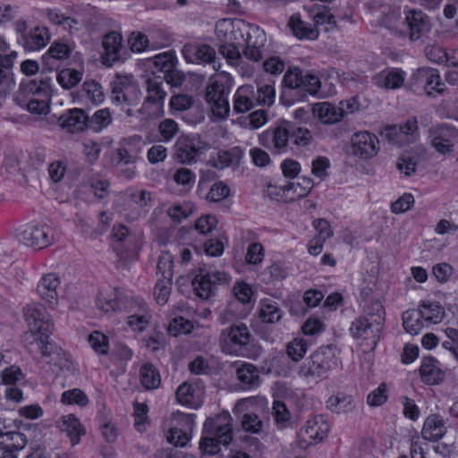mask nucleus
Wrapping results in <instances>:
<instances>
[{
	"mask_svg": "<svg viewBox=\"0 0 458 458\" xmlns=\"http://www.w3.org/2000/svg\"><path fill=\"white\" fill-rule=\"evenodd\" d=\"M404 21L402 20V14L399 8L388 7L384 11L378 19V23L388 30H397L400 24Z\"/></svg>",
	"mask_w": 458,
	"mask_h": 458,
	"instance_id": "nucleus-49",
	"label": "nucleus"
},
{
	"mask_svg": "<svg viewBox=\"0 0 458 458\" xmlns=\"http://www.w3.org/2000/svg\"><path fill=\"white\" fill-rule=\"evenodd\" d=\"M82 75V72L65 68L57 73L56 80L64 89H70L81 82Z\"/></svg>",
	"mask_w": 458,
	"mask_h": 458,
	"instance_id": "nucleus-48",
	"label": "nucleus"
},
{
	"mask_svg": "<svg viewBox=\"0 0 458 458\" xmlns=\"http://www.w3.org/2000/svg\"><path fill=\"white\" fill-rule=\"evenodd\" d=\"M360 317H368L369 321L378 323L384 327L385 310L380 301H371L369 305L364 308V314Z\"/></svg>",
	"mask_w": 458,
	"mask_h": 458,
	"instance_id": "nucleus-53",
	"label": "nucleus"
},
{
	"mask_svg": "<svg viewBox=\"0 0 458 458\" xmlns=\"http://www.w3.org/2000/svg\"><path fill=\"white\" fill-rule=\"evenodd\" d=\"M314 183L311 178L301 177L297 182H289L283 187L284 191H293L296 198H303L313 188Z\"/></svg>",
	"mask_w": 458,
	"mask_h": 458,
	"instance_id": "nucleus-51",
	"label": "nucleus"
},
{
	"mask_svg": "<svg viewBox=\"0 0 458 458\" xmlns=\"http://www.w3.org/2000/svg\"><path fill=\"white\" fill-rule=\"evenodd\" d=\"M59 284L60 280L55 274H47L38 282L37 292L41 299L53 305L57 301L56 289Z\"/></svg>",
	"mask_w": 458,
	"mask_h": 458,
	"instance_id": "nucleus-34",
	"label": "nucleus"
},
{
	"mask_svg": "<svg viewBox=\"0 0 458 458\" xmlns=\"http://www.w3.org/2000/svg\"><path fill=\"white\" fill-rule=\"evenodd\" d=\"M308 349V344L304 339H294L287 346V354L294 361L300 360Z\"/></svg>",
	"mask_w": 458,
	"mask_h": 458,
	"instance_id": "nucleus-61",
	"label": "nucleus"
},
{
	"mask_svg": "<svg viewBox=\"0 0 458 458\" xmlns=\"http://www.w3.org/2000/svg\"><path fill=\"white\" fill-rule=\"evenodd\" d=\"M17 43L25 51H39L44 48L51 39V33L46 26L37 25L29 28L25 21H17L14 23Z\"/></svg>",
	"mask_w": 458,
	"mask_h": 458,
	"instance_id": "nucleus-6",
	"label": "nucleus"
},
{
	"mask_svg": "<svg viewBox=\"0 0 458 458\" xmlns=\"http://www.w3.org/2000/svg\"><path fill=\"white\" fill-rule=\"evenodd\" d=\"M233 419L228 411L208 418L203 425L199 448L204 454L214 455L220 445H228L233 438Z\"/></svg>",
	"mask_w": 458,
	"mask_h": 458,
	"instance_id": "nucleus-3",
	"label": "nucleus"
},
{
	"mask_svg": "<svg viewBox=\"0 0 458 458\" xmlns=\"http://www.w3.org/2000/svg\"><path fill=\"white\" fill-rule=\"evenodd\" d=\"M380 135L397 147L413 143L420 137L418 121L416 117H411L403 123L387 125L380 131Z\"/></svg>",
	"mask_w": 458,
	"mask_h": 458,
	"instance_id": "nucleus-10",
	"label": "nucleus"
},
{
	"mask_svg": "<svg viewBox=\"0 0 458 458\" xmlns=\"http://www.w3.org/2000/svg\"><path fill=\"white\" fill-rule=\"evenodd\" d=\"M88 340L89 345L96 352L99 354H106L108 352V340L104 334L94 331L89 335Z\"/></svg>",
	"mask_w": 458,
	"mask_h": 458,
	"instance_id": "nucleus-59",
	"label": "nucleus"
},
{
	"mask_svg": "<svg viewBox=\"0 0 458 458\" xmlns=\"http://www.w3.org/2000/svg\"><path fill=\"white\" fill-rule=\"evenodd\" d=\"M128 309L131 312L127 318L128 326L134 331H143L151 318L147 304L142 300L131 299Z\"/></svg>",
	"mask_w": 458,
	"mask_h": 458,
	"instance_id": "nucleus-26",
	"label": "nucleus"
},
{
	"mask_svg": "<svg viewBox=\"0 0 458 458\" xmlns=\"http://www.w3.org/2000/svg\"><path fill=\"white\" fill-rule=\"evenodd\" d=\"M72 48L63 42L52 43L46 54L41 57L43 69L52 72L58 68V62L67 59L72 55Z\"/></svg>",
	"mask_w": 458,
	"mask_h": 458,
	"instance_id": "nucleus-27",
	"label": "nucleus"
},
{
	"mask_svg": "<svg viewBox=\"0 0 458 458\" xmlns=\"http://www.w3.org/2000/svg\"><path fill=\"white\" fill-rule=\"evenodd\" d=\"M113 250L121 259H126L128 253L133 249L135 238L130 234L129 229L123 225L113 227Z\"/></svg>",
	"mask_w": 458,
	"mask_h": 458,
	"instance_id": "nucleus-28",
	"label": "nucleus"
},
{
	"mask_svg": "<svg viewBox=\"0 0 458 458\" xmlns=\"http://www.w3.org/2000/svg\"><path fill=\"white\" fill-rule=\"evenodd\" d=\"M445 333L447 340L442 343V346L449 351L458 361V329L447 327Z\"/></svg>",
	"mask_w": 458,
	"mask_h": 458,
	"instance_id": "nucleus-64",
	"label": "nucleus"
},
{
	"mask_svg": "<svg viewBox=\"0 0 458 458\" xmlns=\"http://www.w3.org/2000/svg\"><path fill=\"white\" fill-rule=\"evenodd\" d=\"M104 52L101 55L102 64L111 67L124 59L123 47V37L117 31H110L103 38Z\"/></svg>",
	"mask_w": 458,
	"mask_h": 458,
	"instance_id": "nucleus-21",
	"label": "nucleus"
},
{
	"mask_svg": "<svg viewBox=\"0 0 458 458\" xmlns=\"http://www.w3.org/2000/svg\"><path fill=\"white\" fill-rule=\"evenodd\" d=\"M288 26L293 35L300 39H316L318 36V30L316 27L303 21L300 14L292 15Z\"/></svg>",
	"mask_w": 458,
	"mask_h": 458,
	"instance_id": "nucleus-38",
	"label": "nucleus"
},
{
	"mask_svg": "<svg viewBox=\"0 0 458 458\" xmlns=\"http://www.w3.org/2000/svg\"><path fill=\"white\" fill-rule=\"evenodd\" d=\"M47 17L49 21L55 25L62 26L64 30L70 32V34L80 31L82 28V21L78 19L66 16L60 9H47Z\"/></svg>",
	"mask_w": 458,
	"mask_h": 458,
	"instance_id": "nucleus-35",
	"label": "nucleus"
},
{
	"mask_svg": "<svg viewBox=\"0 0 458 458\" xmlns=\"http://www.w3.org/2000/svg\"><path fill=\"white\" fill-rule=\"evenodd\" d=\"M205 100L215 116L225 118L228 115L230 111L228 90L223 83L218 81L210 83L206 89Z\"/></svg>",
	"mask_w": 458,
	"mask_h": 458,
	"instance_id": "nucleus-15",
	"label": "nucleus"
},
{
	"mask_svg": "<svg viewBox=\"0 0 458 458\" xmlns=\"http://www.w3.org/2000/svg\"><path fill=\"white\" fill-rule=\"evenodd\" d=\"M24 318L30 327L31 336L38 334H52L54 323L46 309L37 303L30 304L24 309Z\"/></svg>",
	"mask_w": 458,
	"mask_h": 458,
	"instance_id": "nucleus-13",
	"label": "nucleus"
},
{
	"mask_svg": "<svg viewBox=\"0 0 458 458\" xmlns=\"http://www.w3.org/2000/svg\"><path fill=\"white\" fill-rule=\"evenodd\" d=\"M27 437L19 431L0 428V448H13L14 451L22 450L27 445Z\"/></svg>",
	"mask_w": 458,
	"mask_h": 458,
	"instance_id": "nucleus-39",
	"label": "nucleus"
},
{
	"mask_svg": "<svg viewBox=\"0 0 458 458\" xmlns=\"http://www.w3.org/2000/svg\"><path fill=\"white\" fill-rule=\"evenodd\" d=\"M140 380L145 389H157L161 385L159 370L152 363L146 362L140 369Z\"/></svg>",
	"mask_w": 458,
	"mask_h": 458,
	"instance_id": "nucleus-42",
	"label": "nucleus"
},
{
	"mask_svg": "<svg viewBox=\"0 0 458 458\" xmlns=\"http://www.w3.org/2000/svg\"><path fill=\"white\" fill-rule=\"evenodd\" d=\"M403 81L404 77L403 72L395 69L377 79V85L391 89L400 88L403 84Z\"/></svg>",
	"mask_w": 458,
	"mask_h": 458,
	"instance_id": "nucleus-52",
	"label": "nucleus"
},
{
	"mask_svg": "<svg viewBox=\"0 0 458 458\" xmlns=\"http://www.w3.org/2000/svg\"><path fill=\"white\" fill-rule=\"evenodd\" d=\"M173 179L177 184L191 189L195 183L196 175L191 170L182 167L175 171Z\"/></svg>",
	"mask_w": 458,
	"mask_h": 458,
	"instance_id": "nucleus-63",
	"label": "nucleus"
},
{
	"mask_svg": "<svg viewBox=\"0 0 458 458\" xmlns=\"http://www.w3.org/2000/svg\"><path fill=\"white\" fill-rule=\"evenodd\" d=\"M200 389L187 381L182 383L175 392L176 400L183 406L196 409L201 403Z\"/></svg>",
	"mask_w": 458,
	"mask_h": 458,
	"instance_id": "nucleus-31",
	"label": "nucleus"
},
{
	"mask_svg": "<svg viewBox=\"0 0 458 458\" xmlns=\"http://www.w3.org/2000/svg\"><path fill=\"white\" fill-rule=\"evenodd\" d=\"M174 257L169 251H162L157 265L159 279L172 280L174 276Z\"/></svg>",
	"mask_w": 458,
	"mask_h": 458,
	"instance_id": "nucleus-46",
	"label": "nucleus"
},
{
	"mask_svg": "<svg viewBox=\"0 0 458 458\" xmlns=\"http://www.w3.org/2000/svg\"><path fill=\"white\" fill-rule=\"evenodd\" d=\"M111 99L114 104L122 106L127 116H134L131 106H137L141 99V91L139 86L126 78L117 77L111 83Z\"/></svg>",
	"mask_w": 458,
	"mask_h": 458,
	"instance_id": "nucleus-7",
	"label": "nucleus"
},
{
	"mask_svg": "<svg viewBox=\"0 0 458 458\" xmlns=\"http://www.w3.org/2000/svg\"><path fill=\"white\" fill-rule=\"evenodd\" d=\"M58 123L62 129L69 133H80L88 128L89 115L81 108H71L60 115Z\"/></svg>",
	"mask_w": 458,
	"mask_h": 458,
	"instance_id": "nucleus-23",
	"label": "nucleus"
},
{
	"mask_svg": "<svg viewBox=\"0 0 458 458\" xmlns=\"http://www.w3.org/2000/svg\"><path fill=\"white\" fill-rule=\"evenodd\" d=\"M314 116L318 117L322 123L333 124L340 122L344 117V110L337 109L327 102L315 104L312 107Z\"/></svg>",
	"mask_w": 458,
	"mask_h": 458,
	"instance_id": "nucleus-36",
	"label": "nucleus"
},
{
	"mask_svg": "<svg viewBox=\"0 0 458 458\" xmlns=\"http://www.w3.org/2000/svg\"><path fill=\"white\" fill-rule=\"evenodd\" d=\"M283 310L274 300L263 299L259 301V318L264 324H276L283 318Z\"/></svg>",
	"mask_w": 458,
	"mask_h": 458,
	"instance_id": "nucleus-37",
	"label": "nucleus"
},
{
	"mask_svg": "<svg viewBox=\"0 0 458 458\" xmlns=\"http://www.w3.org/2000/svg\"><path fill=\"white\" fill-rule=\"evenodd\" d=\"M61 402L64 404H77L80 406H85L88 404L89 399L82 390L79 388H73L63 393Z\"/></svg>",
	"mask_w": 458,
	"mask_h": 458,
	"instance_id": "nucleus-57",
	"label": "nucleus"
},
{
	"mask_svg": "<svg viewBox=\"0 0 458 458\" xmlns=\"http://www.w3.org/2000/svg\"><path fill=\"white\" fill-rule=\"evenodd\" d=\"M446 433L444 419L439 414H430L424 421L421 435L428 441H437Z\"/></svg>",
	"mask_w": 458,
	"mask_h": 458,
	"instance_id": "nucleus-33",
	"label": "nucleus"
},
{
	"mask_svg": "<svg viewBox=\"0 0 458 458\" xmlns=\"http://www.w3.org/2000/svg\"><path fill=\"white\" fill-rule=\"evenodd\" d=\"M176 56L174 52H165L154 57L153 64L163 73V81L172 88L180 87L185 80L184 74L175 68Z\"/></svg>",
	"mask_w": 458,
	"mask_h": 458,
	"instance_id": "nucleus-14",
	"label": "nucleus"
},
{
	"mask_svg": "<svg viewBox=\"0 0 458 458\" xmlns=\"http://www.w3.org/2000/svg\"><path fill=\"white\" fill-rule=\"evenodd\" d=\"M251 335L248 327L243 323L233 324L227 329V337L224 341L223 351L226 353H237L248 350L250 344ZM259 350L256 349L251 354H245L248 358L256 359Z\"/></svg>",
	"mask_w": 458,
	"mask_h": 458,
	"instance_id": "nucleus-11",
	"label": "nucleus"
},
{
	"mask_svg": "<svg viewBox=\"0 0 458 458\" xmlns=\"http://www.w3.org/2000/svg\"><path fill=\"white\" fill-rule=\"evenodd\" d=\"M112 123L111 114L108 108L96 111L91 117L89 116L88 128L98 132Z\"/></svg>",
	"mask_w": 458,
	"mask_h": 458,
	"instance_id": "nucleus-50",
	"label": "nucleus"
},
{
	"mask_svg": "<svg viewBox=\"0 0 458 458\" xmlns=\"http://www.w3.org/2000/svg\"><path fill=\"white\" fill-rule=\"evenodd\" d=\"M60 429L66 433L72 445H77L81 440V437L85 434L84 428L79 420L72 414L63 417V420L60 424Z\"/></svg>",
	"mask_w": 458,
	"mask_h": 458,
	"instance_id": "nucleus-41",
	"label": "nucleus"
},
{
	"mask_svg": "<svg viewBox=\"0 0 458 458\" xmlns=\"http://www.w3.org/2000/svg\"><path fill=\"white\" fill-rule=\"evenodd\" d=\"M241 423L242 429L251 434H259L264 428L263 421L253 412L244 413L242 416Z\"/></svg>",
	"mask_w": 458,
	"mask_h": 458,
	"instance_id": "nucleus-54",
	"label": "nucleus"
},
{
	"mask_svg": "<svg viewBox=\"0 0 458 458\" xmlns=\"http://www.w3.org/2000/svg\"><path fill=\"white\" fill-rule=\"evenodd\" d=\"M414 77L417 81L425 84V90L428 96H434L432 90L434 89L435 81L438 80V71L433 68H420L417 70Z\"/></svg>",
	"mask_w": 458,
	"mask_h": 458,
	"instance_id": "nucleus-47",
	"label": "nucleus"
},
{
	"mask_svg": "<svg viewBox=\"0 0 458 458\" xmlns=\"http://www.w3.org/2000/svg\"><path fill=\"white\" fill-rule=\"evenodd\" d=\"M403 21L407 24L411 41L419 40L423 34L430 30L429 18L420 10H409L405 14Z\"/></svg>",
	"mask_w": 458,
	"mask_h": 458,
	"instance_id": "nucleus-25",
	"label": "nucleus"
},
{
	"mask_svg": "<svg viewBox=\"0 0 458 458\" xmlns=\"http://www.w3.org/2000/svg\"><path fill=\"white\" fill-rule=\"evenodd\" d=\"M418 315L428 322L437 324L442 321L445 310L437 301H424L420 305Z\"/></svg>",
	"mask_w": 458,
	"mask_h": 458,
	"instance_id": "nucleus-44",
	"label": "nucleus"
},
{
	"mask_svg": "<svg viewBox=\"0 0 458 458\" xmlns=\"http://www.w3.org/2000/svg\"><path fill=\"white\" fill-rule=\"evenodd\" d=\"M229 276L225 272H220L203 265L199 267L192 280V286L196 295L202 300H208L215 295L217 286L226 284Z\"/></svg>",
	"mask_w": 458,
	"mask_h": 458,
	"instance_id": "nucleus-5",
	"label": "nucleus"
},
{
	"mask_svg": "<svg viewBox=\"0 0 458 458\" xmlns=\"http://www.w3.org/2000/svg\"><path fill=\"white\" fill-rule=\"evenodd\" d=\"M290 140L291 123L267 130L259 136V144L276 153L284 152Z\"/></svg>",
	"mask_w": 458,
	"mask_h": 458,
	"instance_id": "nucleus-16",
	"label": "nucleus"
},
{
	"mask_svg": "<svg viewBox=\"0 0 458 458\" xmlns=\"http://www.w3.org/2000/svg\"><path fill=\"white\" fill-rule=\"evenodd\" d=\"M235 369L237 386L244 391H253L261 384L260 372L258 367L246 361H235L233 364Z\"/></svg>",
	"mask_w": 458,
	"mask_h": 458,
	"instance_id": "nucleus-18",
	"label": "nucleus"
},
{
	"mask_svg": "<svg viewBox=\"0 0 458 458\" xmlns=\"http://www.w3.org/2000/svg\"><path fill=\"white\" fill-rule=\"evenodd\" d=\"M83 91L87 97L95 104L101 103L104 100V94L100 84L94 81H86L82 85Z\"/></svg>",
	"mask_w": 458,
	"mask_h": 458,
	"instance_id": "nucleus-62",
	"label": "nucleus"
},
{
	"mask_svg": "<svg viewBox=\"0 0 458 458\" xmlns=\"http://www.w3.org/2000/svg\"><path fill=\"white\" fill-rule=\"evenodd\" d=\"M436 135L431 140L433 148L440 154L453 151V144L448 138L458 137V130L448 124H442L435 130Z\"/></svg>",
	"mask_w": 458,
	"mask_h": 458,
	"instance_id": "nucleus-30",
	"label": "nucleus"
},
{
	"mask_svg": "<svg viewBox=\"0 0 458 458\" xmlns=\"http://www.w3.org/2000/svg\"><path fill=\"white\" fill-rule=\"evenodd\" d=\"M179 131L178 123L173 119H165L158 125V131L165 142L170 141Z\"/></svg>",
	"mask_w": 458,
	"mask_h": 458,
	"instance_id": "nucleus-60",
	"label": "nucleus"
},
{
	"mask_svg": "<svg viewBox=\"0 0 458 458\" xmlns=\"http://www.w3.org/2000/svg\"><path fill=\"white\" fill-rule=\"evenodd\" d=\"M182 55L187 63L191 64H209L213 65L215 70L216 64V51L207 44L200 43H186L182 48Z\"/></svg>",
	"mask_w": 458,
	"mask_h": 458,
	"instance_id": "nucleus-20",
	"label": "nucleus"
},
{
	"mask_svg": "<svg viewBox=\"0 0 458 458\" xmlns=\"http://www.w3.org/2000/svg\"><path fill=\"white\" fill-rule=\"evenodd\" d=\"M383 327L378 323L369 321L368 317H359L352 322L349 328L351 335L360 340V344L364 348V352L375 350Z\"/></svg>",
	"mask_w": 458,
	"mask_h": 458,
	"instance_id": "nucleus-9",
	"label": "nucleus"
},
{
	"mask_svg": "<svg viewBox=\"0 0 458 458\" xmlns=\"http://www.w3.org/2000/svg\"><path fill=\"white\" fill-rule=\"evenodd\" d=\"M267 41L266 33L258 26L249 25L246 32L245 48L243 54L249 60L259 62L264 57Z\"/></svg>",
	"mask_w": 458,
	"mask_h": 458,
	"instance_id": "nucleus-19",
	"label": "nucleus"
},
{
	"mask_svg": "<svg viewBox=\"0 0 458 458\" xmlns=\"http://www.w3.org/2000/svg\"><path fill=\"white\" fill-rule=\"evenodd\" d=\"M351 149L355 157L361 159H369L377 154L379 140L373 133L366 131H359L351 138Z\"/></svg>",
	"mask_w": 458,
	"mask_h": 458,
	"instance_id": "nucleus-17",
	"label": "nucleus"
},
{
	"mask_svg": "<svg viewBox=\"0 0 458 458\" xmlns=\"http://www.w3.org/2000/svg\"><path fill=\"white\" fill-rule=\"evenodd\" d=\"M192 213V206L190 203H175L167 209L169 217L177 223L188 218Z\"/></svg>",
	"mask_w": 458,
	"mask_h": 458,
	"instance_id": "nucleus-56",
	"label": "nucleus"
},
{
	"mask_svg": "<svg viewBox=\"0 0 458 458\" xmlns=\"http://www.w3.org/2000/svg\"><path fill=\"white\" fill-rule=\"evenodd\" d=\"M16 56V52L5 55H0V98L5 97L14 84L12 68Z\"/></svg>",
	"mask_w": 458,
	"mask_h": 458,
	"instance_id": "nucleus-32",
	"label": "nucleus"
},
{
	"mask_svg": "<svg viewBox=\"0 0 458 458\" xmlns=\"http://www.w3.org/2000/svg\"><path fill=\"white\" fill-rule=\"evenodd\" d=\"M42 68L39 78L23 80L14 98L21 107H26L32 114H43L49 111L52 89L51 79Z\"/></svg>",
	"mask_w": 458,
	"mask_h": 458,
	"instance_id": "nucleus-1",
	"label": "nucleus"
},
{
	"mask_svg": "<svg viewBox=\"0 0 458 458\" xmlns=\"http://www.w3.org/2000/svg\"><path fill=\"white\" fill-rule=\"evenodd\" d=\"M328 431V423L324 420L323 416L319 415L306 421L300 432L299 437L307 445H313L327 437Z\"/></svg>",
	"mask_w": 458,
	"mask_h": 458,
	"instance_id": "nucleus-24",
	"label": "nucleus"
},
{
	"mask_svg": "<svg viewBox=\"0 0 458 458\" xmlns=\"http://www.w3.org/2000/svg\"><path fill=\"white\" fill-rule=\"evenodd\" d=\"M313 137L306 129L291 123V140L298 147H306L311 143Z\"/></svg>",
	"mask_w": 458,
	"mask_h": 458,
	"instance_id": "nucleus-55",
	"label": "nucleus"
},
{
	"mask_svg": "<svg viewBox=\"0 0 458 458\" xmlns=\"http://www.w3.org/2000/svg\"><path fill=\"white\" fill-rule=\"evenodd\" d=\"M193 326L191 321L182 317H177L171 320L168 326V333L173 336H177L179 334L191 333Z\"/></svg>",
	"mask_w": 458,
	"mask_h": 458,
	"instance_id": "nucleus-58",
	"label": "nucleus"
},
{
	"mask_svg": "<svg viewBox=\"0 0 458 458\" xmlns=\"http://www.w3.org/2000/svg\"><path fill=\"white\" fill-rule=\"evenodd\" d=\"M209 148L199 134L180 136L174 145V158L181 164L191 165Z\"/></svg>",
	"mask_w": 458,
	"mask_h": 458,
	"instance_id": "nucleus-8",
	"label": "nucleus"
},
{
	"mask_svg": "<svg viewBox=\"0 0 458 458\" xmlns=\"http://www.w3.org/2000/svg\"><path fill=\"white\" fill-rule=\"evenodd\" d=\"M334 363L332 350L329 347H321L305 360L300 368L299 375L308 381L318 382L327 377Z\"/></svg>",
	"mask_w": 458,
	"mask_h": 458,
	"instance_id": "nucleus-4",
	"label": "nucleus"
},
{
	"mask_svg": "<svg viewBox=\"0 0 458 458\" xmlns=\"http://www.w3.org/2000/svg\"><path fill=\"white\" fill-rule=\"evenodd\" d=\"M253 88L242 86L238 89L233 98V110L238 114L250 111L255 106L252 97Z\"/></svg>",
	"mask_w": 458,
	"mask_h": 458,
	"instance_id": "nucleus-43",
	"label": "nucleus"
},
{
	"mask_svg": "<svg viewBox=\"0 0 458 458\" xmlns=\"http://www.w3.org/2000/svg\"><path fill=\"white\" fill-rule=\"evenodd\" d=\"M420 376L423 383L434 386L444 381L445 373L437 360L433 357H425L421 361Z\"/></svg>",
	"mask_w": 458,
	"mask_h": 458,
	"instance_id": "nucleus-29",
	"label": "nucleus"
},
{
	"mask_svg": "<svg viewBox=\"0 0 458 458\" xmlns=\"http://www.w3.org/2000/svg\"><path fill=\"white\" fill-rule=\"evenodd\" d=\"M321 88L319 78L312 73L304 72L297 66L288 67L282 81L280 99L291 106L297 101H304L306 98L316 96Z\"/></svg>",
	"mask_w": 458,
	"mask_h": 458,
	"instance_id": "nucleus-2",
	"label": "nucleus"
},
{
	"mask_svg": "<svg viewBox=\"0 0 458 458\" xmlns=\"http://www.w3.org/2000/svg\"><path fill=\"white\" fill-rule=\"evenodd\" d=\"M244 151L241 147H233L227 150H221L217 153V159L214 166L217 169H225L229 166H239Z\"/></svg>",
	"mask_w": 458,
	"mask_h": 458,
	"instance_id": "nucleus-40",
	"label": "nucleus"
},
{
	"mask_svg": "<svg viewBox=\"0 0 458 458\" xmlns=\"http://www.w3.org/2000/svg\"><path fill=\"white\" fill-rule=\"evenodd\" d=\"M146 91L147 97L144 99L142 106L138 109V113L145 115H149L150 113L146 109L149 105L157 106V107L163 105L166 92L164 89V81L160 75H153L146 80Z\"/></svg>",
	"mask_w": 458,
	"mask_h": 458,
	"instance_id": "nucleus-22",
	"label": "nucleus"
},
{
	"mask_svg": "<svg viewBox=\"0 0 458 458\" xmlns=\"http://www.w3.org/2000/svg\"><path fill=\"white\" fill-rule=\"evenodd\" d=\"M257 106H271L274 103L276 91L271 84H258L257 90L252 93Z\"/></svg>",
	"mask_w": 458,
	"mask_h": 458,
	"instance_id": "nucleus-45",
	"label": "nucleus"
},
{
	"mask_svg": "<svg viewBox=\"0 0 458 458\" xmlns=\"http://www.w3.org/2000/svg\"><path fill=\"white\" fill-rule=\"evenodd\" d=\"M18 240L23 244L38 249L47 247L54 242V234L47 225H28L20 229Z\"/></svg>",
	"mask_w": 458,
	"mask_h": 458,
	"instance_id": "nucleus-12",
	"label": "nucleus"
}]
</instances>
